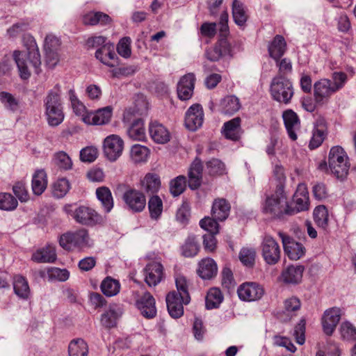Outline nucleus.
Listing matches in <instances>:
<instances>
[{
	"label": "nucleus",
	"instance_id": "f257e3e1",
	"mask_svg": "<svg viewBox=\"0 0 356 356\" xmlns=\"http://www.w3.org/2000/svg\"><path fill=\"white\" fill-rule=\"evenodd\" d=\"M43 102L48 124L51 127H56L61 124L65 115L61 99V87L59 84H56L48 91Z\"/></svg>",
	"mask_w": 356,
	"mask_h": 356
},
{
	"label": "nucleus",
	"instance_id": "f03ea898",
	"mask_svg": "<svg viewBox=\"0 0 356 356\" xmlns=\"http://www.w3.org/2000/svg\"><path fill=\"white\" fill-rule=\"evenodd\" d=\"M60 245L65 250H83L93 245V241L90 238L88 232L85 229L76 232H69L62 234L59 238Z\"/></svg>",
	"mask_w": 356,
	"mask_h": 356
},
{
	"label": "nucleus",
	"instance_id": "7ed1b4c3",
	"mask_svg": "<svg viewBox=\"0 0 356 356\" xmlns=\"http://www.w3.org/2000/svg\"><path fill=\"white\" fill-rule=\"evenodd\" d=\"M328 165L331 172L337 178L345 177L348 172L350 165L348 156L340 146L331 148L328 157Z\"/></svg>",
	"mask_w": 356,
	"mask_h": 356
},
{
	"label": "nucleus",
	"instance_id": "20e7f679",
	"mask_svg": "<svg viewBox=\"0 0 356 356\" xmlns=\"http://www.w3.org/2000/svg\"><path fill=\"white\" fill-rule=\"evenodd\" d=\"M270 92L275 101L284 104L290 102L294 93L291 82L282 75L273 78L270 85Z\"/></svg>",
	"mask_w": 356,
	"mask_h": 356
},
{
	"label": "nucleus",
	"instance_id": "39448f33",
	"mask_svg": "<svg viewBox=\"0 0 356 356\" xmlns=\"http://www.w3.org/2000/svg\"><path fill=\"white\" fill-rule=\"evenodd\" d=\"M289 203L282 193H276L268 197L263 206V212L273 218L284 219L290 216Z\"/></svg>",
	"mask_w": 356,
	"mask_h": 356
},
{
	"label": "nucleus",
	"instance_id": "423d86ee",
	"mask_svg": "<svg viewBox=\"0 0 356 356\" xmlns=\"http://www.w3.org/2000/svg\"><path fill=\"white\" fill-rule=\"evenodd\" d=\"M63 210L77 222L82 225H92L100 220V217L97 212L88 207H76L75 204H66L64 206Z\"/></svg>",
	"mask_w": 356,
	"mask_h": 356
},
{
	"label": "nucleus",
	"instance_id": "0eeeda50",
	"mask_svg": "<svg viewBox=\"0 0 356 356\" xmlns=\"http://www.w3.org/2000/svg\"><path fill=\"white\" fill-rule=\"evenodd\" d=\"M261 254L269 265H275L280 259L281 250L277 241L270 235H265L261 243Z\"/></svg>",
	"mask_w": 356,
	"mask_h": 356
},
{
	"label": "nucleus",
	"instance_id": "6e6552de",
	"mask_svg": "<svg viewBox=\"0 0 356 356\" xmlns=\"http://www.w3.org/2000/svg\"><path fill=\"white\" fill-rule=\"evenodd\" d=\"M309 200L307 188L304 184H298L296 191L293 195L292 204H289L290 216L309 209Z\"/></svg>",
	"mask_w": 356,
	"mask_h": 356
},
{
	"label": "nucleus",
	"instance_id": "1a4fd4ad",
	"mask_svg": "<svg viewBox=\"0 0 356 356\" xmlns=\"http://www.w3.org/2000/svg\"><path fill=\"white\" fill-rule=\"evenodd\" d=\"M123 149L124 141L118 135L111 134L104 140V154L111 161H116L122 155Z\"/></svg>",
	"mask_w": 356,
	"mask_h": 356
},
{
	"label": "nucleus",
	"instance_id": "9d476101",
	"mask_svg": "<svg viewBox=\"0 0 356 356\" xmlns=\"http://www.w3.org/2000/svg\"><path fill=\"white\" fill-rule=\"evenodd\" d=\"M336 93L329 79H321L314 83V97L316 104L323 105Z\"/></svg>",
	"mask_w": 356,
	"mask_h": 356
},
{
	"label": "nucleus",
	"instance_id": "9b49d317",
	"mask_svg": "<svg viewBox=\"0 0 356 356\" xmlns=\"http://www.w3.org/2000/svg\"><path fill=\"white\" fill-rule=\"evenodd\" d=\"M239 298L243 301H255L259 300L264 293L263 287L256 282H245L237 289Z\"/></svg>",
	"mask_w": 356,
	"mask_h": 356
},
{
	"label": "nucleus",
	"instance_id": "f8f14e48",
	"mask_svg": "<svg viewBox=\"0 0 356 356\" xmlns=\"http://www.w3.org/2000/svg\"><path fill=\"white\" fill-rule=\"evenodd\" d=\"M123 200L128 208L134 212H141L145 208L146 198L144 194L136 189L130 188L123 195Z\"/></svg>",
	"mask_w": 356,
	"mask_h": 356
},
{
	"label": "nucleus",
	"instance_id": "ddd939ff",
	"mask_svg": "<svg viewBox=\"0 0 356 356\" xmlns=\"http://www.w3.org/2000/svg\"><path fill=\"white\" fill-rule=\"evenodd\" d=\"M203 122L204 112L202 106L195 104L190 106L186 113V127L191 131H195L202 127Z\"/></svg>",
	"mask_w": 356,
	"mask_h": 356
},
{
	"label": "nucleus",
	"instance_id": "4468645a",
	"mask_svg": "<svg viewBox=\"0 0 356 356\" xmlns=\"http://www.w3.org/2000/svg\"><path fill=\"white\" fill-rule=\"evenodd\" d=\"M278 235L282 239L284 252L292 260H298L305 254L303 245L295 241L284 233L280 232Z\"/></svg>",
	"mask_w": 356,
	"mask_h": 356
},
{
	"label": "nucleus",
	"instance_id": "2eb2a0df",
	"mask_svg": "<svg viewBox=\"0 0 356 356\" xmlns=\"http://www.w3.org/2000/svg\"><path fill=\"white\" fill-rule=\"evenodd\" d=\"M113 108L110 106L99 108L96 111H90L83 122L88 125H104L108 124L111 119Z\"/></svg>",
	"mask_w": 356,
	"mask_h": 356
},
{
	"label": "nucleus",
	"instance_id": "dca6fc26",
	"mask_svg": "<svg viewBox=\"0 0 356 356\" xmlns=\"http://www.w3.org/2000/svg\"><path fill=\"white\" fill-rule=\"evenodd\" d=\"M341 318V310L338 307H332L325 311L322 317L323 332L327 335H332Z\"/></svg>",
	"mask_w": 356,
	"mask_h": 356
},
{
	"label": "nucleus",
	"instance_id": "f3484780",
	"mask_svg": "<svg viewBox=\"0 0 356 356\" xmlns=\"http://www.w3.org/2000/svg\"><path fill=\"white\" fill-rule=\"evenodd\" d=\"M136 306L141 314L147 318H152L156 315L155 300L149 292H145L138 298L136 302Z\"/></svg>",
	"mask_w": 356,
	"mask_h": 356
},
{
	"label": "nucleus",
	"instance_id": "a211bd4d",
	"mask_svg": "<svg viewBox=\"0 0 356 356\" xmlns=\"http://www.w3.org/2000/svg\"><path fill=\"white\" fill-rule=\"evenodd\" d=\"M122 314L121 307L117 304H111L101 315L100 323L105 328H112L117 325L119 318Z\"/></svg>",
	"mask_w": 356,
	"mask_h": 356
},
{
	"label": "nucleus",
	"instance_id": "6ab92c4d",
	"mask_svg": "<svg viewBox=\"0 0 356 356\" xmlns=\"http://www.w3.org/2000/svg\"><path fill=\"white\" fill-rule=\"evenodd\" d=\"M195 77L192 73L183 76L177 84V95L180 99L188 100L191 98L195 86Z\"/></svg>",
	"mask_w": 356,
	"mask_h": 356
},
{
	"label": "nucleus",
	"instance_id": "aec40b11",
	"mask_svg": "<svg viewBox=\"0 0 356 356\" xmlns=\"http://www.w3.org/2000/svg\"><path fill=\"white\" fill-rule=\"evenodd\" d=\"M163 267L159 262H152L147 264L145 268V280L149 286L158 284L163 276Z\"/></svg>",
	"mask_w": 356,
	"mask_h": 356
},
{
	"label": "nucleus",
	"instance_id": "412c9836",
	"mask_svg": "<svg viewBox=\"0 0 356 356\" xmlns=\"http://www.w3.org/2000/svg\"><path fill=\"white\" fill-rule=\"evenodd\" d=\"M149 134L152 139L159 144H165L170 138V134L168 129L156 121L149 123Z\"/></svg>",
	"mask_w": 356,
	"mask_h": 356
},
{
	"label": "nucleus",
	"instance_id": "4be33fe9",
	"mask_svg": "<svg viewBox=\"0 0 356 356\" xmlns=\"http://www.w3.org/2000/svg\"><path fill=\"white\" fill-rule=\"evenodd\" d=\"M166 304L169 314L172 318H177L183 315L184 303L176 291H171L167 295Z\"/></svg>",
	"mask_w": 356,
	"mask_h": 356
},
{
	"label": "nucleus",
	"instance_id": "5701e85b",
	"mask_svg": "<svg viewBox=\"0 0 356 356\" xmlns=\"http://www.w3.org/2000/svg\"><path fill=\"white\" fill-rule=\"evenodd\" d=\"M231 205L224 198H216L213 200L211 207V216L218 221L225 220L230 213Z\"/></svg>",
	"mask_w": 356,
	"mask_h": 356
},
{
	"label": "nucleus",
	"instance_id": "b1692460",
	"mask_svg": "<svg viewBox=\"0 0 356 356\" xmlns=\"http://www.w3.org/2000/svg\"><path fill=\"white\" fill-rule=\"evenodd\" d=\"M283 120L289 138L297 139L296 131L300 128V121L297 114L292 110H286L282 115Z\"/></svg>",
	"mask_w": 356,
	"mask_h": 356
},
{
	"label": "nucleus",
	"instance_id": "393cba45",
	"mask_svg": "<svg viewBox=\"0 0 356 356\" xmlns=\"http://www.w3.org/2000/svg\"><path fill=\"white\" fill-rule=\"evenodd\" d=\"M304 269L302 266H289L282 271L280 279L286 284L299 283L302 280Z\"/></svg>",
	"mask_w": 356,
	"mask_h": 356
},
{
	"label": "nucleus",
	"instance_id": "a878e982",
	"mask_svg": "<svg viewBox=\"0 0 356 356\" xmlns=\"http://www.w3.org/2000/svg\"><path fill=\"white\" fill-rule=\"evenodd\" d=\"M95 57L103 64L108 67H114L116 55L113 44H108L97 49L95 52Z\"/></svg>",
	"mask_w": 356,
	"mask_h": 356
},
{
	"label": "nucleus",
	"instance_id": "bb28decb",
	"mask_svg": "<svg viewBox=\"0 0 356 356\" xmlns=\"http://www.w3.org/2000/svg\"><path fill=\"white\" fill-rule=\"evenodd\" d=\"M286 49V41L280 35H277L268 47L269 55L275 60H278L284 54Z\"/></svg>",
	"mask_w": 356,
	"mask_h": 356
},
{
	"label": "nucleus",
	"instance_id": "cd10ccee",
	"mask_svg": "<svg viewBox=\"0 0 356 356\" xmlns=\"http://www.w3.org/2000/svg\"><path fill=\"white\" fill-rule=\"evenodd\" d=\"M222 131L226 138L238 140L241 136V119L235 118L224 123Z\"/></svg>",
	"mask_w": 356,
	"mask_h": 356
},
{
	"label": "nucleus",
	"instance_id": "c85d7f7f",
	"mask_svg": "<svg viewBox=\"0 0 356 356\" xmlns=\"http://www.w3.org/2000/svg\"><path fill=\"white\" fill-rule=\"evenodd\" d=\"M231 50L229 43L226 40L220 41L214 47L208 49L205 55L208 60L217 61L222 56L230 54Z\"/></svg>",
	"mask_w": 356,
	"mask_h": 356
},
{
	"label": "nucleus",
	"instance_id": "c756f323",
	"mask_svg": "<svg viewBox=\"0 0 356 356\" xmlns=\"http://www.w3.org/2000/svg\"><path fill=\"white\" fill-rule=\"evenodd\" d=\"M218 271L215 261L211 258H205L199 264L198 275L204 280H210L216 275Z\"/></svg>",
	"mask_w": 356,
	"mask_h": 356
},
{
	"label": "nucleus",
	"instance_id": "7c9ffc66",
	"mask_svg": "<svg viewBox=\"0 0 356 356\" xmlns=\"http://www.w3.org/2000/svg\"><path fill=\"white\" fill-rule=\"evenodd\" d=\"M32 259L38 263H53L56 259V248L51 245L38 250L32 255Z\"/></svg>",
	"mask_w": 356,
	"mask_h": 356
},
{
	"label": "nucleus",
	"instance_id": "2f4dec72",
	"mask_svg": "<svg viewBox=\"0 0 356 356\" xmlns=\"http://www.w3.org/2000/svg\"><path fill=\"white\" fill-rule=\"evenodd\" d=\"M59 46V40L54 36H47L45 38V51L48 65L54 67L58 62V54L54 51Z\"/></svg>",
	"mask_w": 356,
	"mask_h": 356
},
{
	"label": "nucleus",
	"instance_id": "473e14b6",
	"mask_svg": "<svg viewBox=\"0 0 356 356\" xmlns=\"http://www.w3.org/2000/svg\"><path fill=\"white\" fill-rule=\"evenodd\" d=\"M83 23L85 25L95 26L97 24L106 25L111 22V18L102 12H89L83 16Z\"/></svg>",
	"mask_w": 356,
	"mask_h": 356
},
{
	"label": "nucleus",
	"instance_id": "72a5a7b5",
	"mask_svg": "<svg viewBox=\"0 0 356 356\" xmlns=\"http://www.w3.org/2000/svg\"><path fill=\"white\" fill-rule=\"evenodd\" d=\"M32 190L35 195H41L47 188V176L44 170H37L32 177Z\"/></svg>",
	"mask_w": 356,
	"mask_h": 356
},
{
	"label": "nucleus",
	"instance_id": "f704fd0d",
	"mask_svg": "<svg viewBox=\"0 0 356 356\" xmlns=\"http://www.w3.org/2000/svg\"><path fill=\"white\" fill-rule=\"evenodd\" d=\"M202 166L200 160H195L192 163L188 172V186L194 190L201 184Z\"/></svg>",
	"mask_w": 356,
	"mask_h": 356
},
{
	"label": "nucleus",
	"instance_id": "c9c22d12",
	"mask_svg": "<svg viewBox=\"0 0 356 356\" xmlns=\"http://www.w3.org/2000/svg\"><path fill=\"white\" fill-rule=\"evenodd\" d=\"M232 17L234 22L239 26L245 24L248 15L245 6L238 0L232 2Z\"/></svg>",
	"mask_w": 356,
	"mask_h": 356
},
{
	"label": "nucleus",
	"instance_id": "e433bc0d",
	"mask_svg": "<svg viewBox=\"0 0 356 356\" xmlns=\"http://www.w3.org/2000/svg\"><path fill=\"white\" fill-rule=\"evenodd\" d=\"M89 348L88 343L82 339L72 340L68 346L69 356H88Z\"/></svg>",
	"mask_w": 356,
	"mask_h": 356
},
{
	"label": "nucleus",
	"instance_id": "4c0bfd02",
	"mask_svg": "<svg viewBox=\"0 0 356 356\" xmlns=\"http://www.w3.org/2000/svg\"><path fill=\"white\" fill-rule=\"evenodd\" d=\"M140 185L147 193H156L161 186L160 178L156 174L147 173L141 180Z\"/></svg>",
	"mask_w": 356,
	"mask_h": 356
},
{
	"label": "nucleus",
	"instance_id": "58836bf2",
	"mask_svg": "<svg viewBox=\"0 0 356 356\" xmlns=\"http://www.w3.org/2000/svg\"><path fill=\"white\" fill-rule=\"evenodd\" d=\"M97 199L101 202L104 210L108 213L113 207V199L110 189L107 187H99L96 190Z\"/></svg>",
	"mask_w": 356,
	"mask_h": 356
},
{
	"label": "nucleus",
	"instance_id": "ea45409f",
	"mask_svg": "<svg viewBox=\"0 0 356 356\" xmlns=\"http://www.w3.org/2000/svg\"><path fill=\"white\" fill-rule=\"evenodd\" d=\"M15 293L22 299H27L30 294V289L26 280L21 275H15L13 280Z\"/></svg>",
	"mask_w": 356,
	"mask_h": 356
},
{
	"label": "nucleus",
	"instance_id": "a19ab883",
	"mask_svg": "<svg viewBox=\"0 0 356 356\" xmlns=\"http://www.w3.org/2000/svg\"><path fill=\"white\" fill-rule=\"evenodd\" d=\"M68 95L74 113L76 115L81 116L83 121V119L88 115L90 111L87 110L83 103L79 99L74 89H70Z\"/></svg>",
	"mask_w": 356,
	"mask_h": 356
},
{
	"label": "nucleus",
	"instance_id": "79ce46f5",
	"mask_svg": "<svg viewBox=\"0 0 356 356\" xmlns=\"http://www.w3.org/2000/svg\"><path fill=\"white\" fill-rule=\"evenodd\" d=\"M220 106L223 113L232 115L239 110L241 104L238 98L234 95H229L221 100Z\"/></svg>",
	"mask_w": 356,
	"mask_h": 356
},
{
	"label": "nucleus",
	"instance_id": "37998d69",
	"mask_svg": "<svg viewBox=\"0 0 356 356\" xmlns=\"http://www.w3.org/2000/svg\"><path fill=\"white\" fill-rule=\"evenodd\" d=\"M13 57L18 67L20 77L22 79H28L31 76V72L28 63L25 59L26 55L19 51H15L13 52Z\"/></svg>",
	"mask_w": 356,
	"mask_h": 356
},
{
	"label": "nucleus",
	"instance_id": "c03bdc74",
	"mask_svg": "<svg viewBox=\"0 0 356 356\" xmlns=\"http://www.w3.org/2000/svg\"><path fill=\"white\" fill-rule=\"evenodd\" d=\"M129 136L135 140L143 141L146 138V132L144 127V122L138 119L135 120L128 129Z\"/></svg>",
	"mask_w": 356,
	"mask_h": 356
},
{
	"label": "nucleus",
	"instance_id": "a18cd8bd",
	"mask_svg": "<svg viewBox=\"0 0 356 356\" xmlns=\"http://www.w3.org/2000/svg\"><path fill=\"white\" fill-rule=\"evenodd\" d=\"M314 220L316 225L325 229L328 226L329 213L327 208L323 205L318 206L313 213Z\"/></svg>",
	"mask_w": 356,
	"mask_h": 356
},
{
	"label": "nucleus",
	"instance_id": "49530a36",
	"mask_svg": "<svg viewBox=\"0 0 356 356\" xmlns=\"http://www.w3.org/2000/svg\"><path fill=\"white\" fill-rule=\"evenodd\" d=\"M177 293L180 296L184 305H188L191 301V297L188 293V282L185 277L179 275L175 280Z\"/></svg>",
	"mask_w": 356,
	"mask_h": 356
},
{
	"label": "nucleus",
	"instance_id": "de8ad7c7",
	"mask_svg": "<svg viewBox=\"0 0 356 356\" xmlns=\"http://www.w3.org/2000/svg\"><path fill=\"white\" fill-rule=\"evenodd\" d=\"M223 296L220 289H211L206 296L205 305L208 309H212L219 307L222 302Z\"/></svg>",
	"mask_w": 356,
	"mask_h": 356
},
{
	"label": "nucleus",
	"instance_id": "09e8293b",
	"mask_svg": "<svg viewBox=\"0 0 356 356\" xmlns=\"http://www.w3.org/2000/svg\"><path fill=\"white\" fill-rule=\"evenodd\" d=\"M28 54L27 57L29 59V64L32 65L38 72V69L41 64L40 54L39 53L38 47L34 40L31 39L29 47H27Z\"/></svg>",
	"mask_w": 356,
	"mask_h": 356
},
{
	"label": "nucleus",
	"instance_id": "8fccbe9b",
	"mask_svg": "<svg viewBox=\"0 0 356 356\" xmlns=\"http://www.w3.org/2000/svg\"><path fill=\"white\" fill-rule=\"evenodd\" d=\"M120 284L119 282L109 277L104 279L101 284L102 293L108 297L117 295L120 291Z\"/></svg>",
	"mask_w": 356,
	"mask_h": 356
},
{
	"label": "nucleus",
	"instance_id": "3c124183",
	"mask_svg": "<svg viewBox=\"0 0 356 356\" xmlns=\"http://www.w3.org/2000/svg\"><path fill=\"white\" fill-rule=\"evenodd\" d=\"M149 149L141 145H134L131 147L130 156L134 163L145 162L149 155Z\"/></svg>",
	"mask_w": 356,
	"mask_h": 356
},
{
	"label": "nucleus",
	"instance_id": "603ef678",
	"mask_svg": "<svg viewBox=\"0 0 356 356\" xmlns=\"http://www.w3.org/2000/svg\"><path fill=\"white\" fill-rule=\"evenodd\" d=\"M148 208L150 217L154 220L159 219L163 211V202L161 199L158 195L152 196L148 202Z\"/></svg>",
	"mask_w": 356,
	"mask_h": 356
},
{
	"label": "nucleus",
	"instance_id": "864d4df0",
	"mask_svg": "<svg viewBox=\"0 0 356 356\" xmlns=\"http://www.w3.org/2000/svg\"><path fill=\"white\" fill-rule=\"evenodd\" d=\"M54 164L63 170H68L72 167V161L70 156L65 152L60 151L54 155Z\"/></svg>",
	"mask_w": 356,
	"mask_h": 356
},
{
	"label": "nucleus",
	"instance_id": "5fc2aeb1",
	"mask_svg": "<svg viewBox=\"0 0 356 356\" xmlns=\"http://www.w3.org/2000/svg\"><path fill=\"white\" fill-rule=\"evenodd\" d=\"M70 189V184L65 178L56 180L53 184L52 193L57 198L63 197Z\"/></svg>",
	"mask_w": 356,
	"mask_h": 356
},
{
	"label": "nucleus",
	"instance_id": "6e6d98bb",
	"mask_svg": "<svg viewBox=\"0 0 356 356\" xmlns=\"http://www.w3.org/2000/svg\"><path fill=\"white\" fill-rule=\"evenodd\" d=\"M199 251L198 241L193 236H190L182 246V252L185 257H191L197 254Z\"/></svg>",
	"mask_w": 356,
	"mask_h": 356
},
{
	"label": "nucleus",
	"instance_id": "4d7b16f0",
	"mask_svg": "<svg viewBox=\"0 0 356 356\" xmlns=\"http://www.w3.org/2000/svg\"><path fill=\"white\" fill-rule=\"evenodd\" d=\"M0 101L3 106L13 112L16 111L19 108V102L14 96L7 92H0Z\"/></svg>",
	"mask_w": 356,
	"mask_h": 356
},
{
	"label": "nucleus",
	"instance_id": "13d9d810",
	"mask_svg": "<svg viewBox=\"0 0 356 356\" xmlns=\"http://www.w3.org/2000/svg\"><path fill=\"white\" fill-rule=\"evenodd\" d=\"M17 200L10 193H0V209L12 211L17 207Z\"/></svg>",
	"mask_w": 356,
	"mask_h": 356
},
{
	"label": "nucleus",
	"instance_id": "bf43d9fd",
	"mask_svg": "<svg viewBox=\"0 0 356 356\" xmlns=\"http://www.w3.org/2000/svg\"><path fill=\"white\" fill-rule=\"evenodd\" d=\"M186 177L184 176H178L172 179L170 183V191L171 194L176 197L181 194L186 188Z\"/></svg>",
	"mask_w": 356,
	"mask_h": 356
},
{
	"label": "nucleus",
	"instance_id": "052dcab7",
	"mask_svg": "<svg viewBox=\"0 0 356 356\" xmlns=\"http://www.w3.org/2000/svg\"><path fill=\"white\" fill-rule=\"evenodd\" d=\"M341 337L347 341L356 340V327L350 322H343L340 326Z\"/></svg>",
	"mask_w": 356,
	"mask_h": 356
},
{
	"label": "nucleus",
	"instance_id": "680f3d73",
	"mask_svg": "<svg viewBox=\"0 0 356 356\" xmlns=\"http://www.w3.org/2000/svg\"><path fill=\"white\" fill-rule=\"evenodd\" d=\"M256 252L253 248H243L239 253V259L246 266H252L254 263Z\"/></svg>",
	"mask_w": 356,
	"mask_h": 356
},
{
	"label": "nucleus",
	"instance_id": "e2e57ef3",
	"mask_svg": "<svg viewBox=\"0 0 356 356\" xmlns=\"http://www.w3.org/2000/svg\"><path fill=\"white\" fill-rule=\"evenodd\" d=\"M217 219H214L213 216L205 217L200 221V227L208 232L207 234H218L219 229V225L217 222Z\"/></svg>",
	"mask_w": 356,
	"mask_h": 356
},
{
	"label": "nucleus",
	"instance_id": "0e129e2a",
	"mask_svg": "<svg viewBox=\"0 0 356 356\" xmlns=\"http://www.w3.org/2000/svg\"><path fill=\"white\" fill-rule=\"evenodd\" d=\"M348 77L347 74L342 72H334L332 75V86L335 92L342 89Z\"/></svg>",
	"mask_w": 356,
	"mask_h": 356
},
{
	"label": "nucleus",
	"instance_id": "69168bd1",
	"mask_svg": "<svg viewBox=\"0 0 356 356\" xmlns=\"http://www.w3.org/2000/svg\"><path fill=\"white\" fill-rule=\"evenodd\" d=\"M325 138V131L323 127H316L313 130L309 147L310 149H315L321 145Z\"/></svg>",
	"mask_w": 356,
	"mask_h": 356
},
{
	"label": "nucleus",
	"instance_id": "338daca9",
	"mask_svg": "<svg viewBox=\"0 0 356 356\" xmlns=\"http://www.w3.org/2000/svg\"><path fill=\"white\" fill-rule=\"evenodd\" d=\"M98 156V150L94 147H87L80 152V159L83 162H93Z\"/></svg>",
	"mask_w": 356,
	"mask_h": 356
},
{
	"label": "nucleus",
	"instance_id": "774afa93",
	"mask_svg": "<svg viewBox=\"0 0 356 356\" xmlns=\"http://www.w3.org/2000/svg\"><path fill=\"white\" fill-rule=\"evenodd\" d=\"M118 54L124 57L129 58L131 56V39L129 37L122 38L117 47Z\"/></svg>",
	"mask_w": 356,
	"mask_h": 356
}]
</instances>
